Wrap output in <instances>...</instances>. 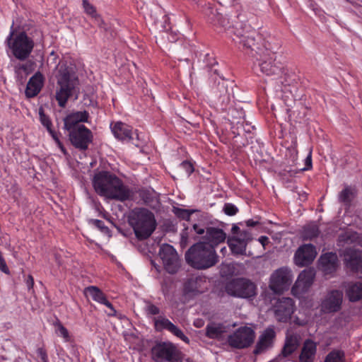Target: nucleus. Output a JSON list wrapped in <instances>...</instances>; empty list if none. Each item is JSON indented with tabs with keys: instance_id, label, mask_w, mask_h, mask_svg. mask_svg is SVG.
<instances>
[{
	"instance_id": "obj_1",
	"label": "nucleus",
	"mask_w": 362,
	"mask_h": 362,
	"mask_svg": "<svg viewBox=\"0 0 362 362\" xmlns=\"http://www.w3.org/2000/svg\"><path fill=\"white\" fill-rule=\"evenodd\" d=\"M203 13L209 23L223 28L239 48L255 59V64L264 75L276 78L284 73L283 64L276 59L281 46L279 40L269 34L257 33L243 19L240 18V22L231 27L229 20L210 4L206 5Z\"/></svg>"
},
{
	"instance_id": "obj_2",
	"label": "nucleus",
	"mask_w": 362,
	"mask_h": 362,
	"mask_svg": "<svg viewBox=\"0 0 362 362\" xmlns=\"http://www.w3.org/2000/svg\"><path fill=\"white\" fill-rule=\"evenodd\" d=\"M96 193L107 199L125 202L132 197V192L122 180L108 171H99L93 179Z\"/></svg>"
},
{
	"instance_id": "obj_3",
	"label": "nucleus",
	"mask_w": 362,
	"mask_h": 362,
	"mask_svg": "<svg viewBox=\"0 0 362 362\" xmlns=\"http://www.w3.org/2000/svg\"><path fill=\"white\" fill-rule=\"evenodd\" d=\"M204 62L209 68V86L211 98L222 110H226L230 103V95L228 92L227 81L214 66L218 63L212 54L204 55Z\"/></svg>"
},
{
	"instance_id": "obj_4",
	"label": "nucleus",
	"mask_w": 362,
	"mask_h": 362,
	"mask_svg": "<svg viewBox=\"0 0 362 362\" xmlns=\"http://www.w3.org/2000/svg\"><path fill=\"white\" fill-rule=\"evenodd\" d=\"M56 78V100L61 107H64L78 83V78L71 64L61 62L58 65Z\"/></svg>"
},
{
	"instance_id": "obj_5",
	"label": "nucleus",
	"mask_w": 362,
	"mask_h": 362,
	"mask_svg": "<svg viewBox=\"0 0 362 362\" xmlns=\"http://www.w3.org/2000/svg\"><path fill=\"white\" fill-rule=\"evenodd\" d=\"M189 265L197 269H206L214 266L218 261L215 249L204 242L192 245L185 253Z\"/></svg>"
},
{
	"instance_id": "obj_6",
	"label": "nucleus",
	"mask_w": 362,
	"mask_h": 362,
	"mask_svg": "<svg viewBox=\"0 0 362 362\" xmlns=\"http://www.w3.org/2000/svg\"><path fill=\"white\" fill-rule=\"evenodd\" d=\"M129 223L139 240L147 239L156 228L153 214L144 208L135 209L132 211L129 216Z\"/></svg>"
},
{
	"instance_id": "obj_7",
	"label": "nucleus",
	"mask_w": 362,
	"mask_h": 362,
	"mask_svg": "<svg viewBox=\"0 0 362 362\" xmlns=\"http://www.w3.org/2000/svg\"><path fill=\"white\" fill-rule=\"evenodd\" d=\"M12 25L6 43L13 56L19 61H25L30 56L35 46L33 40L25 31L14 33Z\"/></svg>"
},
{
	"instance_id": "obj_8",
	"label": "nucleus",
	"mask_w": 362,
	"mask_h": 362,
	"mask_svg": "<svg viewBox=\"0 0 362 362\" xmlns=\"http://www.w3.org/2000/svg\"><path fill=\"white\" fill-rule=\"evenodd\" d=\"M227 293L241 298H251L256 295V286L251 281L238 278L230 281L226 287Z\"/></svg>"
},
{
	"instance_id": "obj_9",
	"label": "nucleus",
	"mask_w": 362,
	"mask_h": 362,
	"mask_svg": "<svg viewBox=\"0 0 362 362\" xmlns=\"http://www.w3.org/2000/svg\"><path fill=\"white\" fill-rule=\"evenodd\" d=\"M255 337V331L250 327L243 326L228 334L226 343L231 348L243 349L249 347L253 343Z\"/></svg>"
},
{
	"instance_id": "obj_10",
	"label": "nucleus",
	"mask_w": 362,
	"mask_h": 362,
	"mask_svg": "<svg viewBox=\"0 0 362 362\" xmlns=\"http://www.w3.org/2000/svg\"><path fill=\"white\" fill-rule=\"evenodd\" d=\"M69 141L73 146L80 151H86L93 142L92 132L85 125H80L69 132Z\"/></svg>"
},
{
	"instance_id": "obj_11",
	"label": "nucleus",
	"mask_w": 362,
	"mask_h": 362,
	"mask_svg": "<svg viewBox=\"0 0 362 362\" xmlns=\"http://www.w3.org/2000/svg\"><path fill=\"white\" fill-rule=\"evenodd\" d=\"M292 282L291 271L286 267L276 269L272 275L269 288L276 293L287 290Z\"/></svg>"
},
{
	"instance_id": "obj_12",
	"label": "nucleus",
	"mask_w": 362,
	"mask_h": 362,
	"mask_svg": "<svg viewBox=\"0 0 362 362\" xmlns=\"http://www.w3.org/2000/svg\"><path fill=\"white\" fill-rule=\"evenodd\" d=\"M176 346L170 341H160L151 349V357L155 362L172 361L177 356Z\"/></svg>"
},
{
	"instance_id": "obj_13",
	"label": "nucleus",
	"mask_w": 362,
	"mask_h": 362,
	"mask_svg": "<svg viewBox=\"0 0 362 362\" xmlns=\"http://www.w3.org/2000/svg\"><path fill=\"white\" fill-rule=\"evenodd\" d=\"M193 229L196 233L199 235H204L203 241L207 244V246L215 247L218 244L223 243L226 238L225 232L218 228L207 227L206 230L198 224L193 225Z\"/></svg>"
},
{
	"instance_id": "obj_14",
	"label": "nucleus",
	"mask_w": 362,
	"mask_h": 362,
	"mask_svg": "<svg viewBox=\"0 0 362 362\" xmlns=\"http://www.w3.org/2000/svg\"><path fill=\"white\" fill-rule=\"evenodd\" d=\"M159 255L165 270L170 274L176 273L180 267V263L175 248L169 244H163L160 247Z\"/></svg>"
},
{
	"instance_id": "obj_15",
	"label": "nucleus",
	"mask_w": 362,
	"mask_h": 362,
	"mask_svg": "<svg viewBox=\"0 0 362 362\" xmlns=\"http://www.w3.org/2000/svg\"><path fill=\"white\" fill-rule=\"evenodd\" d=\"M343 293L339 290H332L325 296L320 304V310L325 314L339 312L341 308Z\"/></svg>"
},
{
	"instance_id": "obj_16",
	"label": "nucleus",
	"mask_w": 362,
	"mask_h": 362,
	"mask_svg": "<svg viewBox=\"0 0 362 362\" xmlns=\"http://www.w3.org/2000/svg\"><path fill=\"white\" fill-rule=\"evenodd\" d=\"M315 276V272L313 269L309 268L302 271L292 287V293L295 296L300 297L306 293L313 284Z\"/></svg>"
},
{
	"instance_id": "obj_17",
	"label": "nucleus",
	"mask_w": 362,
	"mask_h": 362,
	"mask_svg": "<svg viewBox=\"0 0 362 362\" xmlns=\"http://www.w3.org/2000/svg\"><path fill=\"white\" fill-rule=\"evenodd\" d=\"M274 310L278 321L286 322L288 321L295 310V304L292 298L282 297L277 300Z\"/></svg>"
},
{
	"instance_id": "obj_18",
	"label": "nucleus",
	"mask_w": 362,
	"mask_h": 362,
	"mask_svg": "<svg viewBox=\"0 0 362 362\" xmlns=\"http://www.w3.org/2000/svg\"><path fill=\"white\" fill-rule=\"evenodd\" d=\"M155 329L161 332L167 330L186 344H189V339L183 333V332L171 321L164 316H159L153 319Z\"/></svg>"
},
{
	"instance_id": "obj_19",
	"label": "nucleus",
	"mask_w": 362,
	"mask_h": 362,
	"mask_svg": "<svg viewBox=\"0 0 362 362\" xmlns=\"http://www.w3.org/2000/svg\"><path fill=\"white\" fill-rule=\"evenodd\" d=\"M114 136L123 142H131L136 146H139L134 141L133 128L122 122H112L110 126Z\"/></svg>"
},
{
	"instance_id": "obj_20",
	"label": "nucleus",
	"mask_w": 362,
	"mask_h": 362,
	"mask_svg": "<svg viewBox=\"0 0 362 362\" xmlns=\"http://www.w3.org/2000/svg\"><path fill=\"white\" fill-rule=\"evenodd\" d=\"M317 255L316 249L312 244H305L300 246L294 255L295 264L299 267L310 264Z\"/></svg>"
},
{
	"instance_id": "obj_21",
	"label": "nucleus",
	"mask_w": 362,
	"mask_h": 362,
	"mask_svg": "<svg viewBox=\"0 0 362 362\" xmlns=\"http://www.w3.org/2000/svg\"><path fill=\"white\" fill-rule=\"evenodd\" d=\"M89 113L86 110L70 112L64 118V129L67 132L72 131L77 127L82 125L80 123L88 122Z\"/></svg>"
},
{
	"instance_id": "obj_22",
	"label": "nucleus",
	"mask_w": 362,
	"mask_h": 362,
	"mask_svg": "<svg viewBox=\"0 0 362 362\" xmlns=\"http://www.w3.org/2000/svg\"><path fill=\"white\" fill-rule=\"evenodd\" d=\"M276 332L273 327H269L259 336L254 349L255 354H259L272 346Z\"/></svg>"
},
{
	"instance_id": "obj_23",
	"label": "nucleus",
	"mask_w": 362,
	"mask_h": 362,
	"mask_svg": "<svg viewBox=\"0 0 362 362\" xmlns=\"http://www.w3.org/2000/svg\"><path fill=\"white\" fill-rule=\"evenodd\" d=\"M229 326L224 323L211 322L206 327V336L218 341L226 340Z\"/></svg>"
},
{
	"instance_id": "obj_24",
	"label": "nucleus",
	"mask_w": 362,
	"mask_h": 362,
	"mask_svg": "<svg viewBox=\"0 0 362 362\" xmlns=\"http://www.w3.org/2000/svg\"><path fill=\"white\" fill-rule=\"evenodd\" d=\"M346 265L354 272H362V252L347 248L344 252Z\"/></svg>"
},
{
	"instance_id": "obj_25",
	"label": "nucleus",
	"mask_w": 362,
	"mask_h": 362,
	"mask_svg": "<svg viewBox=\"0 0 362 362\" xmlns=\"http://www.w3.org/2000/svg\"><path fill=\"white\" fill-rule=\"evenodd\" d=\"M44 76L41 72H36L28 81L26 89L25 95L28 98H34L41 90L44 84Z\"/></svg>"
},
{
	"instance_id": "obj_26",
	"label": "nucleus",
	"mask_w": 362,
	"mask_h": 362,
	"mask_svg": "<svg viewBox=\"0 0 362 362\" xmlns=\"http://www.w3.org/2000/svg\"><path fill=\"white\" fill-rule=\"evenodd\" d=\"M322 270L329 274L334 272L338 266V257L336 253L327 252L322 255L319 259Z\"/></svg>"
},
{
	"instance_id": "obj_27",
	"label": "nucleus",
	"mask_w": 362,
	"mask_h": 362,
	"mask_svg": "<svg viewBox=\"0 0 362 362\" xmlns=\"http://www.w3.org/2000/svg\"><path fill=\"white\" fill-rule=\"evenodd\" d=\"M316 354L317 343L310 339H305L299 355V361L314 362Z\"/></svg>"
},
{
	"instance_id": "obj_28",
	"label": "nucleus",
	"mask_w": 362,
	"mask_h": 362,
	"mask_svg": "<svg viewBox=\"0 0 362 362\" xmlns=\"http://www.w3.org/2000/svg\"><path fill=\"white\" fill-rule=\"evenodd\" d=\"M139 195L144 204L153 209H158L160 203L158 194L152 188L139 190Z\"/></svg>"
},
{
	"instance_id": "obj_29",
	"label": "nucleus",
	"mask_w": 362,
	"mask_h": 362,
	"mask_svg": "<svg viewBox=\"0 0 362 362\" xmlns=\"http://www.w3.org/2000/svg\"><path fill=\"white\" fill-rule=\"evenodd\" d=\"M299 344L300 337L297 334H287L280 356L288 357L298 349Z\"/></svg>"
},
{
	"instance_id": "obj_30",
	"label": "nucleus",
	"mask_w": 362,
	"mask_h": 362,
	"mask_svg": "<svg viewBox=\"0 0 362 362\" xmlns=\"http://www.w3.org/2000/svg\"><path fill=\"white\" fill-rule=\"evenodd\" d=\"M346 294L351 302L358 301L362 298V284L350 282L346 286Z\"/></svg>"
},
{
	"instance_id": "obj_31",
	"label": "nucleus",
	"mask_w": 362,
	"mask_h": 362,
	"mask_svg": "<svg viewBox=\"0 0 362 362\" xmlns=\"http://www.w3.org/2000/svg\"><path fill=\"white\" fill-rule=\"evenodd\" d=\"M84 294L86 296H90L94 301L100 304L103 305L105 303H107L105 294L95 286H89L86 287L84 289Z\"/></svg>"
},
{
	"instance_id": "obj_32",
	"label": "nucleus",
	"mask_w": 362,
	"mask_h": 362,
	"mask_svg": "<svg viewBox=\"0 0 362 362\" xmlns=\"http://www.w3.org/2000/svg\"><path fill=\"white\" fill-rule=\"evenodd\" d=\"M82 5L84 12L91 17L98 26L107 29L105 26H103V25L105 24L104 21L100 16L97 13L96 8L90 4L88 0H82Z\"/></svg>"
},
{
	"instance_id": "obj_33",
	"label": "nucleus",
	"mask_w": 362,
	"mask_h": 362,
	"mask_svg": "<svg viewBox=\"0 0 362 362\" xmlns=\"http://www.w3.org/2000/svg\"><path fill=\"white\" fill-rule=\"evenodd\" d=\"M202 279L198 276L189 278L184 284V291L185 293H201L200 284Z\"/></svg>"
},
{
	"instance_id": "obj_34",
	"label": "nucleus",
	"mask_w": 362,
	"mask_h": 362,
	"mask_svg": "<svg viewBox=\"0 0 362 362\" xmlns=\"http://www.w3.org/2000/svg\"><path fill=\"white\" fill-rule=\"evenodd\" d=\"M356 195V191L355 188L350 186H346L344 189L339 193V200L346 206L349 207Z\"/></svg>"
},
{
	"instance_id": "obj_35",
	"label": "nucleus",
	"mask_w": 362,
	"mask_h": 362,
	"mask_svg": "<svg viewBox=\"0 0 362 362\" xmlns=\"http://www.w3.org/2000/svg\"><path fill=\"white\" fill-rule=\"evenodd\" d=\"M341 241L345 244H354L362 247V234L355 231H348L341 235L339 237Z\"/></svg>"
},
{
	"instance_id": "obj_36",
	"label": "nucleus",
	"mask_w": 362,
	"mask_h": 362,
	"mask_svg": "<svg viewBox=\"0 0 362 362\" xmlns=\"http://www.w3.org/2000/svg\"><path fill=\"white\" fill-rule=\"evenodd\" d=\"M228 246L235 255H244L246 254L247 244L240 240L230 238L228 240Z\"/></svg>"
},
{
	"instance_id": "obj_37",
	"label": "nucleus",
	"mask_w": 362,
	"mask_h": 362,
	"mask_svg": "<svg viewBox=\"0 0 362 362\" xmlns=\"http://www.w3.org/2000/svg\"><path fill=\"white\" fill-rule=\"evenodd\" d=\"M324 362H345L344 353L340 350H333L326 356Z\"/></svg>"
},
{
	"instance_id": "obj_38",
	"label": "nucleus",
	"mask_w": 362,
	"mask_h": 362,
	"mask_svg": "<svg viewBox=\"0 0 362 362\" xmlns=\"http://www.w3.org/2000/svg\"><path fill=\"white\" fill-rule=\"evenodd\" d=\"M173 211L177 218L182 220L189 221L191 215L197 211V210L173 207Z\"/></svg>"
},
{
	"instance_id": "obj_39",
	"label": "nucleus",
	"mask_w": 362,
	"mask_h": 362,
	"mask_svg": "<svg viewBox=\"0 0 362 362\" xmlns=\"http://www.w3.org/2000/svg\"><path fill=\"white\" fill-rule=\"evenodd\" d=\"M55 333L64 339V341L67 342L70 340L69 333L67 329L59 322L57 321L54 324Z\"/></svg>"
},
{
	"instance_id": "obj_40",
	"label": "nucleus",
	"mask_w": 362,
	"mask_h": 362,
	"mask_svg": "<svg viewBox=\"0 0 362 362\" xmlns=\"http://www.w3.org/2000/svg\"><path fill=\"white\" fill-rule=\"evenodd\" d=\"M39 117L40 122L42 126H44L47 130H49L52 129V123L49 116L45 114L44 110L42 107L39 109Z\"/></svg>"
},
{
	"instance_id": "obj_41",
	"label": "nucleus",
	"mask_w": 362,
	"mask_h": 362,
	"mask_svg": "<svg viewBox=\"0 0 362 362\" xmlns=\"http://www.w3.org/2000/svg\"><path fill=\"white\" fill-rule=\"evenodd\" d=\"M144 310L147 315H156L160 313V308L153 304L150 300H145Z\"/></svg>"
},
{
	"instance_id": "obj_42",
	"label": "nucleus",
	"mask_w": 362,
	"mask_h": 362,
	"mask_svg": "<svg viewBox=\"0 0 362 362\" xmlns=\"http://www.w3.org/2000/svg\"><path fill=\"white\" fill-rule=\"evenodd\" d=\"M233 239L240 240V241L248 244L252 240V234L248 230H241L235 236L232 237Z\"/></svg>"
},
{
	"instance_id": "obj_43",
	"label": "nucleus",
	"mask_w": 362,
	"mask_h": 362,
	"mask_svg": "<svg viewBox=\"0 0 362 362\" xmlns=\"http://www.w3.org/2000/svg\"><path fill=\"white\" fill-rule=\"evenodd\" d=\"M223 211L226 215L234 216L238 213V209L233 204L226 203L223 206Z\"/></svg>"
},
{
	"instance_id": "obj_44",
	"label": "nucleus",
	"mask_w": 362,
	"mask_h": 362,
	"mask_svg": "<svg viewBox=\"0 0 362 362\" xmlns=\"http://www.w3.org/2000/svg\"><path fill=\"white\" fill-rule=\"evenodd\" d=\"M36 353L39 358L37 362H49L47 351L44 348H37Z\"/></svg>"
},
{
	"instance_id": "obj_45",
	"label": "nucleus",
	"mask_w": 362,
	"mask_h": 362,
	"mask_svg": "<svg viewBox=\"0 0 362 362\" xmlns=\"http://www.w3.org/2000/svg\"><path fill=\"white\" fill-rule=\"evenodd\" d=\"M90 221L94 226L100 229L102 232L107 233L109 231V228L105 225L104 221L99 219H92Z\"/></svg>"
},
{
	"instance_id": "obj_46",
	"label": "nucleus",
	"mask_w": 362,
	"mask_h": 362,
	"mask_svg": "<svg viewBox=\"0 0 362 362\" xmlns=\"http://www.w3.org/2000/svg\"><path fill=\"white\" fill-rule=\"evenodd\" d=\"M180 167L185 171L188 176H189L194 171L193 165L186 160L181 163Z\"/></svg>"
},
{
	"instance_id": "obj_47",
	"label": "nucleus",
	"mask_w": 362,
	"mask_h": 362,
	"mask_svg": "<svg viewBox=\"0 0 362 362\" xmlns=\"http://www.w3.org/2000/svg\"><path fill=\"white\" fill-rule=\"evenodd\" d=\"M161 28L162 30L164 32H168L171 30V26L170 23V18L167 15H164L163 17V21L161 22Z\"/></svg>"
},
{
	"instance_id": "obj_48",
	"label": "nucleus",
	"mask_w": 362,
	"mask_h": 362,
	"mask_svg": "<svg viewBox=\"0 0 362 362\" xmlns=\"http://www.w3.org/2000/svg\"><path fill=\"white\" fill-rule=\"evenodd\" d=\"M312 152L310 151L305 158V167L301 168V171L309 170L312 168Z\"/></svg>"
},
{
	"instance_id": "obj_49",
	"label": "nucleus",
	"mask_w": 362,
	"mask_h": 362,
	"mask_svg": "<svg viewBox=\"0 0 362 362\" xmlns=\"http://www.w3.org/2000/svg\"><path fill=\"white\" fill-rule=\"evenodd\" d=\"M104 305H105L107 308H109L110 312L107 313V315L110 317H114L117 315V311L113 307L112 304L107 300V303H104Z\"/></svg>"
},
{
	"instance_id": "obj_50",
	"label": "nucleus",
	"mask_w": 362,
	"mask_h": 362,
	"mask_svg": "<svg viewBox=\"0 0 362 362\" xmlns=\"http://www.w3.org/2000/svg\"><path fill=\"white\" fill-rule=\"evenodd\" d=\"M25 284L28 287V291H33L34 286V279L32 275H28L25 279Z\"/></svg>"
},
{
	"instance_id": "obj_51",
	"label": "nucleus",
	"mask_w": 362,
	"mask_h": 362,
	"mask_svg": "<svg viewBox=\"0 0 362 362\" xmlns=\"http://www.w3.org/2000/svg\"><path fill=\"white\" fill-rule=\"evenodd\" d=\"M47 132H49V134H50L52 138L54 140V141L57 143V145H61V141H60V140L59 139L57 133L54 130H53L52 129H50Z\"/></svg>"
},
{
	"instance_id": "obj_52",
	"label": "nucleus",
	"mask_w": 362,
	"mask_h": 362,
	"mask_svg": "<svg viewBox=\"0 0 362 362\" xmlns=\"http://www.w3.org/2000/svg\"><path fill=\"white\" fill-rule=\"evenodd\" d=\"M16 72L19 73L20 71L26 72L28 70V65L25 64H19L15 66Z\"/></svg>"
},
{
	"instance_id": "obj_53",
	"label": "nucleus",
	"mask_w": 362,
	"mask_h": 362,
	"mask_svg": "<svg viewBox=\"0 0 362 362\" xmlns=\"http://www.w3.org/2000/svg\"><path fill=\"white\" fill-rule=\"evenodd\" d=\"M258 241L264 247L265 245L269 243V238L265 235H262L258 238Z\"/></svg>"
},
{
	"instance_id": "obj_54",
	"label": "nucleus",
	"mask_w": 362,
	"mask_h": 362,
	"mask_svg": "<svg viewBox=\"0 0 362 362\" xmlns=\"http://www.w3.org/2000/svg\"><path fill=\"white\" fill-rule=\"evenodd\" d=\"M246 226L248 227H254L258 225L259 223L257 221L253 219H248L245 221Z\"/></svg>"
},
{
	"instance_id": "obj_55",
	"label": "nucleus",
	"mask_w": 362,
	"mask_h": 362,
	"mask_svg": "<svg viewBox=\"0 0 362 362\" xmlns=\"http://www.w3.org/2000/svg\"><path fill=\"white\" fill-rule=\"evenodd\" d=\"M240 230V228L238 226H233L232 227V232L235 234V233H238V232L239 233Z\"/></svg>"
},
{
	"instance_id": "obj_56",
	"label": "nucleus",
	"mask_w": 362,
	"mask_h": 362,
	"mask_svg": "<svg viewBox=\"0 0 362 362\" xmlns=\"http://www.w3.org/2000/svg\"><path fill=\"white\" fill-rule=\"evenodd\" d=\"M59 146V148H60V150L62 151V152L64 153V154H66V150L65 149L64 146H63V144L61 143V145H57Z\"/></svg>"
},
{
	"instance_id": "obj_57",
	"label": "nucleus",
	"mask_w": 362,
	"mask_h": 362,
	"mask_svg": "<svg viewBox=\"0 0 362 362\" xmlns=\"http://www.w3.org/2000/svg\"><path fill=\"white\" fill-rule=\"evenodd\" d=\"M187 237L185 235L184 233L182 234V237H181V241L182 243H186L187 242Z\"/></svg>"
},
{
	"instance_id": "obj_58",
	"label": "nucleus",
	"mask_w": 362,
	"mask_h": 362,
	"mask_svg": "<svg viewBox=\"0 0 362 362\" xmlns=\"http://www.w3.org/2000/svg\"><path fill=\"white\" fill-rule=\"evenodd\" d=\"M318 233V230L317 228H313V236H316Z\"/></svg>"
},
{
	"instance_id": "obj_59",
	"label": "nucleus",
	"mask_w": 362,
	"mask_h": 362,
	"mask_svg": "<svg viewBox=\"0 0 362 362\" xmlns=\"http://www.w3.org/2000/svg\"><path fill=\"white\" fill-rule=\"evenodd\" d=\"M226 252H227V249H226V247H222V248L221 249V252L223 255H225V254L226 253Z\"/></svg>"
},
{
	"instance_id": "obj_60",
	"label": "nucleus",
	"mask_w": 362,
	"mask_h": 362,
	"mask_svg": "<svg viewBox=\"0 0 362 362\" xmlns=\"http://www.w3.org/2000/svg\"><path fill=\"white\" fill-rule=\"evenodd\" d=\"M251 129H254V127H251ZM244 130L245 132H247V133H250L251 132L250 130V127H248V129H246V127H244Z\"/></svg>"
},
{
	"instance_id": "obj_61",
	"label": "nucleus",
	"mask_w": 362,
	"mask_h": 362,
	"mask_svg": "<svg viewBox=\"0 0 362 362\" xmlns=\"http://www.w3.org/2000/svg\"><path fill=\"white\" fill-rule=\"evenodd\" d=\"M246 129H248V127H250L248 124H246Z\"/></svg>"
}]
</instances>
